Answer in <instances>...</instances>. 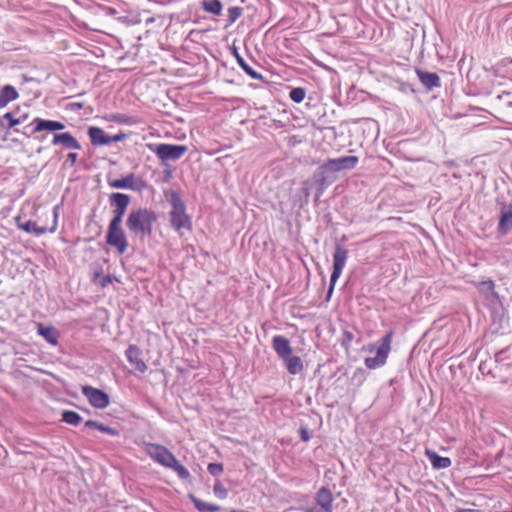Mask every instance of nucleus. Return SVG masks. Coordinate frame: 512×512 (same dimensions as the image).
<instances>
[{"mask_svg": "<svg viewBox=\"0 0 512 512\" xmlns=\"http://www.w3.org/2000/svg\"><path fill=\"white\" fill-rule=\"evenodd\" d=\"M144 450L156 463L174 470L181 479H187L190 476L189 471L178 462L172 452L165 446L155 443H145Z\"/></svg>", "mask_w": 512, "mask_h": 512, "instance_id": "f257e3e1", "label": "nucleus"}, {"mask_svg": "<svg viewBox=\"0 0 512 512\" xmlns=\"http://www.w3.org/2000/svg\"><path fill=\"white\" fill-rule=\"evenodd\" d=\"M156 221V215L148 209H137L130 212L126 224L129 231L140 237L150 235L153 223Z\"/></svg>", "mask_w": 512, "mask_h": 512, "instance_id": "f03ea898", "label": "nucleus"}, {"mask_svg": "<svg viewBox=\"0 0 512 512\" xmlns=\"http://www.w3.org/2000/svg\"><path fill=\"white\" fill-rule=\"evenodd\" d=\"M171 204L170 221L172 227L179 233H181L182 230L191 231V218L186 213L185 203L178 194L173 193L171 195Z\"/></svg>", "mask_w": 512, "mask_h": 512, "instance_id": "7ed1b4c3", "label": "nucleus"}, {"mask_svg": "<svg viewBox=\"0 0 512 512\" xmlns=\"http://www.w3.org/2000/svg\"><path fill=\"white\" fill-rule=\"evenodd\" d=\"M358 163V157L356 156H344L340 158L329 159L318 169L320 175L324 176L328 173H337L342 170H351ZM328 182L325 177L320 180L321 189L324 190L328 186Z\"/></svg>", "mask_w": 512, "mask_h": 512, "instance_id": "20e7f679", "label": "nucleus"}, {"mask_svg": "<svg viewBox=\"0 0 512 512\" xmlns=\"http://www.w3.org/2000/svg\"><path fill=\"white\" fill-rule=\"evenodd\" d=\"M393 333L390 331L381 339V344L376 350V356L367 357L364 360L368 369H377L385 365L388 355L391 351Z\"/></svg>", "mask_w": 512, "mask_h": 512, "instance_id": "39448f33", "label": "nucleus"}, {"mask_svg": "<svg viewBox=\"0 0 512 512\" xmlns=\"http://www.w3.org/2000/svg\"><path fill=\"white\" fill-rule=\"evenodd\" d=\"M393 333L390 331L381 339V344L376 350V356L367 357L364 360L368 369H377L385 365L388 355L391 351Z\"/></svg>", "mask_w": 512, "mask_h": 512, "instance_id": "423d86ee", "label": "nucleus"}, {"mask_svg": "<svg viewBox=\"0 0 512 512\" xmlns=\"http://www.w3.org/2000/svg\"><path fill=\"white\" fill-rule=\"evenodd\" d=\"M60 215V206L56 205L53 208V224L51 227H45V226H38L36 222L34 221H27L25 223L21 222V218L17 216L15 218L16 225L19 229L25 231L26 233H33L36 236H41L47 232L49 233H55L58 227V219Z\"/></svg>", "mask_w": 512, "mask_h": 512, "instance_id": "0eeeda50", "label": "nucleus"}, {"mask_svg": "<svg viewBox=\"0 0 512 512\" xmlns=\"http://www.w3.org/2000/svg\"><path fill=\"white\" fill-rule=\"evenodd\" d=\"M347 258L348 250L341 245H336L333 254V271L330 278V285L327 295L328 298H330V296L332 295L335 284L343 272V269L347 262Z\"/></svg>", "mask_w": 512, "mask_h": 512, "instance_id": "6e6552de", "label": "nucleus"}, {"mask_svg": "<svg viewBox=\"0 0 512 512\" xmlns=\"http://www.w3.org/2000/svg\"><path fill=\"white\" fill-rule=\"evenodd\" d=\"M333 495L331 491L326 488H320L315 496V504L303 507V512H333Z\"/></svg>", "mask_w": 512, "mask_h": 512, "instance_id": "1a4fd4ad", "label": "nucleus"}, {"mask_svg": "<svg viewBox=\"0 0 512 512\" xmlns=\"http://www.w3.org/2000/svg\"><path fill=\"white\" fill-rule=\"evenodd\" d=\"M106 243L109 246L114 247L120 255L127 251L128 241L121 225L109 224Z\"/></svg>", "mask_w": 512, "mask_h": 512, "instance_id": "9d476101", "label": "nucleus"}, {"mask_svg": "<svg viewBox=\"0 0 512 512\" xmlns=\"http://www.w3.org/2000/svg\"><path fill=\"white\" fill-rule=\"evenodd\" d=\"M156 155L162 162L179 160L187 151L184 145L158 144L154 149Z\"/></svg>", "mask_w": 512, "mask_h": 512, "instance_id": "9b49d317", "label": "nucleus"}, {"mask_svg": "<svg viewBox=\"0 0 512 512\" xmlns=\"http://www.w3.org/2000/svg\"><path fill=\"white\" fill-rule=\"evenodd\" d=\"M82 393L94 408L104 409L109 405V396L100 389L91 386H83Z\"/></svg>", "mask_w": 512, "mask_h": 512, "instance_id": "f8f14e48", "label": "nucleus"}, {"mask_svg": "<svg viewBox=\"0 0 512 512\" xmlns=\"http://www.w3.org/2000/svg\"><path fill=\"white\" fill-rule=\"evenodd\" d=\"M109 186L114 189H131L141 190L145 185L135 174L131 173L122 179H115L108 182Z\"/></svg>", "mask_w": 512, "mask_h": 512, "instance_id": "ddd939ff", "label": "nucleus"}, {"mask_svg": "<svg viewBox=\"0 0 512 512\" xmlns=\"http://www.w3.org/2000/svg\"><path fill=\"white\" fill-rule=\"evenodd\" d=\"M125 354H126L128 362L135 368L136 371H138L140 373H145L147 371L148 367L145 364V362L142 360L141 350L137 346L130 345L127 348Z\"/></svg>", "mask_w": 512, "mask_h": 512, "instance_id": "4468645a", "label": "nucleus"}, {"mask_svg": "<svg viewBox=\"0 0 512 512\" xmlns=\"http://www.w3.org/2000/svg\"><path fill=\"white\" fill-rule=\"evenodd\" d=\"M32 124L34 125L33 133L42 131L56 132L65 128V124L60 121L46 120L39 117L35 118Z\"/></svg>", "mask_w": 512, "mask_h": 512, "instance_id": "2eb2a0df", "label": "nucleus"}, {"mask_svg": "<svg viewBox=\"0 0 512 512\" xmlns=\"http://www.w3.org/2000/svg\"><path fill=\"white\" fill-rule=\"evenodd\" d=\"M272 347L276 354L279 356V358H281L282 360L286 359L288 356L292 354V347L290 345V341L281 335L273 337Z\"/></svg>", "mask_w": 512, "mask_h": 512, "instance_id": "dca6fc26", "label": "nucleus"}, {"mask_svg": "<svg viewBox=\"0 0 512 512\" xmlns=\"http://www.w3.org/2000/svg\"><path fill=\"white\" fill-rule=\"evenodd\" d=\"M53 145H63L66 148L80 150L81 145L70 133L55 134L52 140Z\"/></svg>", "mask_w": 512, "mask_h": 512, "instance_id": "f3484780", "label": "nucleus"}, {"mask_svg": "<svg viewBox=\"0 0 512 512\" xmlns=\"http://www.w3.org/2000/svg\"><path fill=\"white\" fill-rule=\"evenodd\" d=\"M88 136L91 143L96 146H104L110 144V136L107 135L100 127L92 126L88 129Z\"/></svg>", "mask_w": 512, "mask_h": 512, "instance_id": "a211bd4d", "label": "nucleus"}, {"mask_svg": "<svg viewBox=\"0 0 512 512\" xmlns=\"http://www.w3.org/2000/svg\"><path fill=\"white\" fill-rule=\"evenodd\" d=\"M416 74L420 82L428 90H432L433 88L439 87L441 85L440 78L436 73L424 72L420 69H416Z\"/></svg>", "mask_w": 512, "mask_h": 512, "instance_id": "6ab92c4d", "label": "nucleus"}, {"mask_svg": "<svg viewBox=\"0 0 512 512\" xmlns=\"http://www.w3.org/2000/svg\"><path fill=\"white\" fill-rule=\"evenodd\" d=\"M37 332L49 344L54 346L58 344L59 332L53 326H44L43 324L39 323L37 325Z\"/></svg>", "mask_w": 512, "mask_h": 512, "instance_id": "aec40b11", "label": "nucleus"}, {"mask_svg": "<svg viewBox=\"0 0 512 512\" xmlns=\"http://www.w3.org/2000/svg\"><path fill=\"white\" fill-rule=\"evenodd\" d=\"M425 455L429 459L434 469H445L451 466V460L448 457H442L435 451L427 449Z\"/></svg>", "mask_w": 512, "mask_h": 512, "instance_id": "412c9836", "label": "nucleus"}, {"mask_svg": "<svg viewBox=\"0 0 512 512\" xmlns=\"http://www.w3.org/2000/svg\"><path fill=\"white\" fill-rule=\"evenodd\" d=\"M19 93L12 85H5L0 90V109L18 99Z\"/></svg>", "mask_w": 512, "mask_h": 512, "instance_id": "4be33fe9", "label": "nucleus"}, {"mask_svg": "<svg viewBox=\"0 0 512 512\" xmlns=\"http://www.w3.org/2000/svg\"><path fill=\"white\" fill-rule=\"evenodd\" d=\"M286 364L287 370L292 375H297L303 371L304 366L301 358L299 356H288L286 359H283Z\"/></svg>", "mask_w": 512, "mask_h": 512, "instance_id": "5701e85b", "label": "nucleus"}, {"mask_svg": "<svg viewBox=\"0 0 512 512\" xmlns=\"http://www.w3.org/2000/svg\"><path fill=\"white\" fill-rule=\"evenodd\" d=\"M511 220H512V203L509 204L508 207L502 209L498 229L501 232L506 233L509 229L512 228V224L511 225L509 224L511 222Z\"/></svg>", "mask_w": 512, "mask_h": 512, "instance_id": "b1692460", "label": "nucleus"}, {"mask_svg": "<svg viewBox=\"0 0 512 512\" xmlns=\"http://www.w3.org/2000/svg\"><path fill=\"white\" fill-rule=\"evenodd\" d=\"M201 6L205 12L216 16L221 15L223 10V5L219 0H203Z\"/></svg>", "mask_w": 512, "mask_h": 512, "instance_id": "393cba45", "label": "nucleus"}, {"mask_svg": "<svg viewBox=\"0 0 512 512\" xmlns=\"http://www.w3.org/2000/svg\"><path fill=\"white\" fill-rule=\"evenodd\" d=\"M110 202L116 208L127 209L130 202V197L124 193H112L110 195Z\"/></svg>", "mask_w": 512, "mask_h": 512, "instance_id": "a878e982", "label": "nucleus"}, {"mask_svg": "<svg viewBox=\"0 0 512 512\" xmlns=\"http://www.w3.org/2000/svg\"><path fill=\"white\" fill-rule=\"evenodd\" d=\"M22 123L21 118H15L14 115L11 112L5 113L0 118V125L6 129H11L16 125H19Z\"/></svg>", "mask_w": 512, "mask_h": 512, "instance_id": "bb28decb", "label": "nucleus"}, {"mask_svg": "<svg viewBox=\"0 0 512 512\" xmlns=\"http://www.w3.org/2000/svg\"><path fill=\"white\" fill-rule=\"evenodd\" d=\"M62 420L67 424L76 426L81 422L82 418L77 412L67 410L63 412Z\"/></svg>", "mask_w": 512, "mask_h": 512, "instance_id": "cd10ccee", "label": "nucleus"}, {"mask_svg": "<svg viewBox=\"0 0 512 512\" xmlns=\"http://www.w3.org/2000/svg\"><path fill=\"white\" fill-rule=\"evenodd\" d=\"M236 57H237V61L239 63V65L241 66V68L246 72V74H248L252 79H261V75L259 73H257L253 68H251L244 60L242 57H240L237 53H236Z\"/></svg>", "mask_w": 512, "mask_h": 512, "instance_id": "c85d7f7f", "label": "nucleus"}, {"mask_svg": "<svg viewBox=\"0 0 512 512\" xmlns=\"http://www.w3.org/2000/svg\"><path fill=\"white\" fill-rule=\"evenodd\" d=\"M305 95V90L300 87L293 88L289 94L290 99L295 103H301L304 100Z\"/></svg>", "mask_w": 512, "mask_h": 512, "instance_id": "c756f323", "label": "nucleus"}, {"mask_svg": "<svg viewBox=\"0 0 512 512\" xmlns=\"http://www.w3.org/2000/svg\"><path fill=\"white\" fill-rule=\"evenodd\" d=\"M242 15V8L241 7H230L228 9V20L229 24H233L237 19H239Z\"/></svg>", "mask_w": 512, "mask_h": 512, "instance_id": "7c9ffc66", "label": "nucleus"}, {"mask_svg": "<svg viewBox=\"0 0 512 512\" xmlns=\"http://www.w3.org/2000/svg\"><path fill=\"white\" fill-rule=\"evenodd\" d=\"M193 501H194L196 508L201 512H212V511H216L218 509V507H216L214 505L202 502L197 499H193Z\"/></svg>", "mask_w": 512, "mask_h": 512, "instance_id": "2f4dec72", "label": "nucleus"}, {"mask_svg": "<svg viewBox=\"0 0 512 512\" xmlns=\"http://www.w3.org/2000/svg\"><path fill=\"white\" fill-rule=\"evenodd\" d=\"M127 209H122V208H116L114 209L113 211V218L112 220L110 221L109 224H113V225H121L122 223V219H123V216L125 214Z\"/></svg>", "mask_w": 512, "mask_h": 512, "instance_id": "473e14b6", "label": "nucleus"}, {"mask_svg": "<svg viewBox=\"0 0 512 512\" xmlns=\"http://www.w3.org/2000/svg\"><path fill=\"white\" fill-rule=\"evenodd\" d=\"M213 492L219 499H225L228 495L227 489L219 481L215 483Z\"/></svg>", "mask_w": 512, "mask_h": 512, "instance_id": "72a5a7b5", "label": "nucleus"}, {"mask_svg": "<svg viewBox=\"0 0 512 512\" xmlns=\"http://www.w3.org/2000/svg\"><path fill=\"white\" fill-rule=\"evenodd\" d=\"M207 469L213 476H219L223 472V466L218 463H210Z\"/></svg>", "mask_w": 512, "mask_h": 512, "instance_id": "f704fd0d", "label": "nucleus"}, {"mask_svg": "<svg viewBox=\"0 0 512 512\" xmlns=\"http://www.w3.org/2000/svg\"><path fill=\"white\" fill-rule=\"evenodd\" d=\"M97 430L107 433V434H110L112 436H118V434H119V432L116 429L111 428L109 426H105L103 424H99V426H97Z\"/></svg>", "mask_w": 512, "mask_h": 512, "instance_id": "c9c22d12", "label": "nucleus"}, {"mask_svg": "<svg viewBox=\"0 0 512 512\" xmlns=\"http://www.w3.org/2000/svg\"><path fill=\"white\" fill-rule=\"evenodd\" d=\"M352 339H353V335H352V333H351V332L346 331V332L344 333V340H343V343H342V344H343V346H345L346 348H348V345H349V343L352 341Z\"/></svg>", "mask_w": 512, "mask_h": 512, "instance_id": "e433bc0d", "label": "nucleus"}, {"mask_svg": "<svg viewBox=\"0 0 512 512\" xmlns=\"http://www.w3.org/2000/svg\"><path fill=\"white\" fill-rule=\"evenodd\" d=\"M126 138V135L123 133L116 134L114 136H110V143L112 142H119Z\"/></svg>", "mask_w": 512, "mask_h": 512, "instance_id": "4c0bfd02", "label": "nucleus"}, {"mask_svg": "<svg viewBox=\"0 0 512 512\" xmlns=\"http://www.w3.org/2000/svg\"><path fill=\"white\" fill-rule=\"evenodd\" d=\"M300 434H301V439L303 441H309L311 438V435L306 428H301Z\"/></svg>", "mask_w": 512, "mask_h": 512, "instance_id": "58836bf2", "label": "nucleus"}, {"mask_svg": "<svg viewBox=\"0 0 512 512\" xmlns=\"http://www.w3.org/2000/svg\"><path fill=\"white\" fill-rule=\"evenodd\" d=\"M99 424L100 423L93 421V420H87L85 422V426L90 427V428H95V429H97V426H99Z\"/></svg>", "mask_w": 512, "mask_h": 512, "instance_id": "ea45409f", "label": "nucleus"}, {"mask_svg": "<svg viewBox=\"0 0 512 512\" xmlns=\"http://www.w3.org/2000/svg\"><path fill=\"white\" fill-rule=\"evenodd\" d=\"M77 153H69L68 154V160L70 161L71 165H74L75 162L77 161Z\"/></svg>", "mask_w": 512, "mask_h": 512, "instance_id": "a19ab883", "label": "nucleus"}, {"mask_svg": "<svg viewBox=\"0 0 512 512\" xmlns=\"http://www.w3.org/2000/svg\"><path fill=\"white\" fill-rule=\"evenodd\" d=\"M111 282V279L109 277H105L102 281V286H106L107 284H109Z\"/></svg>", "mask_w": 512, "mask_h": 512, "instance_id": "79ce46f5", "label": "nucleus"}, {"mask_svg": "<svg viewBox=\"0 0 512 512\" xmlns=\"http://www.w3.org/2000/svg\"><path fill=\"white\" fill-rule=\"evenodd\" d=\"M365 349H366V350H368V351H370V352H372V351H373V349H374V347H373V345H369V346H368V347H366Z\"/></svg>", "mask_w": 512, "mask_h": 512, "instance_id": "37998d69", "label": "nucleus"}, {"mask_svg": "<svg viewBox=\"0 0 512 512\" xmlns=\"http://www.w3.org/2000/svg\"><path fill=\"white\" fill-rule=\"evenodd\" d=\"M305 195H306V197L309 196V190L308 189L305 190Z\"/></svg>", "mask_w": 512, "mask_h": 512, "instance_id": "c03bdc74", "label": "nucleus"}, {"mask_svg": "<svg viewBox=\"0 0 512 512\" xmlns=\"http://www.w3.org/2000/svg\"><path fill=\"white\" fill-rule=\"evenodd\" d=\"M20 118L22 119V122H24V121H25V119L27 118V116L25 115V116L20 117Z\"/></svg>", "mask_w": 512, "mask_h": 512, "instance_id": "a18cd8bd", "label": "nucleus"}]
</instances>
